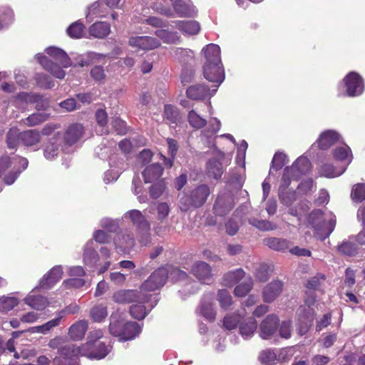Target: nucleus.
Masks as SVG:
<instances>
[{"label":"nucleus","mask_w":365,"mask_h":365,"mask_svg":"<svg viewBox=\"0 0 365 365\" xmlns=\"http://www.w3.org/2000/svg\"><path fill=\"white\" fill-rule=\"evenodd\" d=\"M264 243L269 248L279 252H285L290 247V242L283 238L269 237L264 240Z\"/></svg>","instance_id":"38"},{"label":"nucleus","mask_w":365,"mask_h":365,"mask_svg":"<svg viewBox=\"0 0 365 365\" xmlns=\"http://www.w3.org/2000/svg\"><path fill=\"white\" fill-rule=\"evenodd\" d=\"M203 51L206 59L203 66L204 77L206 79L213 80L214 78L210 76L211 69L219 71L218 65L222 63L220 48L217 44L210 43L203 49Z\"/></svg>","instance_id":"11"},{"label":"nucleus","mask_w":365,"mask_h":365,"mask_svg":"<svg viewBox=\"0 0 365 365\" xmlns=\"http://www.w3.org/2000/svg\"><path fill=\"white\" fill-rule=\"evenodd\" d=\"M88 328L87 320L81 319L73 323L68 331V336L71 341H78L82 340Z\"/></svg>","instance_id":"24"},{"label":"nucleus","mask_w":365,"mask_h":365,"mask_svg":"<svg viewBox=\"0 0 365 365\" xmlns=\"http://www.w3.org/2000/svg\"><path fill=\"white\" fill-rule=\"evenodd\" d=\"M114 245L118 252L129 253L135 245V240L129 233L120 234L114 239Z\"/></svg>","instance_id":"27"},{"label":"nucleus","mask_w":365,"mask_h":365,"mask_svg":"<svg viewBox=\"0 0 365 365\" xmlns=\"http://www.w3.org/2000/svg\"><path fill=\"white\" fill-rule=\"evenodd\" d=\"M175 11L180 17H194L197 9L190 1L175 0L173 2Z\"/></svg>","instance_id":"25"},{"label":"nucleus","mask_w":365,"mask_h":365,"mask_svg":"<svg viewBox=\"0 0 365 365\" xmlns=\"http://www.w3.org/2000/svg\"><path fill=\"white\" fill-rule=\"evenodd\" d=\"M61 143V135L58 133L48 139L43 150V154L46 159L52 160L58 155Z\"/></svg>","instance_id":"28"},{"label":"nucleus","mask_w":365,"mask_h":365,"mask_svg":"<svg viewBox=\"0 0 365 365\" xmlns=\"http://www.w3.org/2000/svg\"><path fill=\"white\" fill-rule=\"evenodd\" d=\"M155 35L167 43H174L179 40L177 32L169 31L165 29H159L155 31Z\"/></svg>","instance_id":"48"},{"label":"nucleus","mask_w":365,"mask_h":365,"mask_svg":"<svg viewBox=\"0 0 365 365\" xmlns=\"http://www.w3.org/2000/svg\"><path fill=\"white\" fill-rule=\"evenodd\" d=\"M128 43L132 48L142 51L155 49L160 46L158 39L148 36H131L129 38Z\"/></svg>","instance_id":"19"},{"label":"nucleus","mask_w":365,"mask_h":365,"mask_svg":"<svg viewBox=\"0 0 365 365\" xmlns=\"http://www.w3.org/2000/svg\"><path fill=\"white\" fill-rule=\"evenodd\" d=\"M215 92L210 90L204 85H195L189 87L186 91L187 96L192 100H202L205 98H210Z\"/></svg>","instance_id":"29"},{"label":"nucleus","mask_w":365,"mask_h":365,"mask_svg":"<svg viewBox=\"0 0 365 365\" xmlns=\"http://www.w3.org/2000/svg\"><path fill=\"white\" fill-rule=\"evenodd\" d=\"M279 324L277 315H268L259 325V336L263 339H269L276 331Z\"/></svg>","instance_id":"21"},{"label":"nucleus","mask_w":365,"mask_h":365,"mask_svg":"<svg viewBox=\"0 0 365 365\" xmlns=\"http://www.w3.org/2000/svg\"><path fill=\"white\" fill-rule=\"evenodd\" d=\"M288 162L287 156L283 153H276L272 158L269 174L280 170Z\"/></svg>","instance_id":"45"},{"label":"nucleus","mask_w":365,"mask_h":365,"mask_svg":"<svg viewBox=\"0 0 365 365\" xmlns=\"http://www.w3.org/2000/svg\"><path fill=\"white\" fill-rule=\"evenodd\" d=\"M163 172V168L158 163L147 166L143 172L145 182L150 183L158 180Z\"/></svg>","instance_id":"35"},{"label":"nucleus","mask_w":365,"mask_h":365,"mask_svg":"<svg viewBox=\"0 0 365 365\" xmlns=\"http://www.w3.org/2000/svg\"><path fill=\"white\" fill-rule=\"evenodd\" d=\"M110 333L121 341L133 340L141 332L140 326L135 322H125L118 313L110 316Z\"/></svg>","instance_id":"5"},{"label":"nucleus","mask_w":365,"mask_h":365,"mask_svg":"<svg viewBox=\"0 0 365 365\" xmlns=\"http://www.w3.org/2000/svg\"><path fill=\"white\" fill-rule=\"evenodd\" d=\"M19 304V300L14 297L4 296L0 298V312H6L13 309Z\"/></svg>","instance_id":"51"},{"label":"nucleus","mask_w":365,"mask_h":365,"mask_svg":"<svg viewBox=\"0 0 365 365\" xmlns=\"http://www.w3.org/2000/svg\"><path fill=\"white\" fill-rule=\"evenodd\" d=\"M173 23L175 27L179 29L185 36L196 35L200 30V26L196 21H177Z\"/></svg>","instance_id":"33"},{"label":"nucleus","mask_w":365,"mask_h":365,"mask_svg":"<svg viewBox=\"0 0 365 365\" xmlns=\"http://www.w3.org/2000/svg\"><path fill=\"white\" fill-rule=\"evenodd\" d=\"M123 219L130 220L132 224L136 227L140 235L138 240L142 245L146 246L150 243V223L140 210H129L123 215Z\"/></svg>","instance_id":"8"},{"label":"nucleus","mask_w":365,"mask_h":365,"mask_svg":"<svg viewBox=\"0 0 365 365\" xmlns=\"http://www.w3.org/2000/svg\"><path fill=\"white\" fill-rule=\"evenodd\" d=\"M338 251L346 256H354L357 253V246L353 242L343 241L338 246Z\"/></svg>","instance_id":"57"},{"label":"nucleus","mask_w":365,"mask_h":365,"mask_svg":"<svg viewBox=\"0 0 365 365\" xmlns=\"http://www.w3.org/2000/svg\"><path fill=\"white\" fill-rule=\"evenodd\" d=\"M346 171V166H340L339 168H335L331 164H323L319 168V173L322 176L327 178H336Z\"/></svg>","instance_id":"42"},{"label":"nucleus","mask_w":365,"mask_h":365,"mask_svg":"<svg viewBox=\"0 0 365 365\" xmlns=\"http://www.w3.org/2000/svg\"><path fill=\"white\" fill-rule=\"evenodd\" d=\"M234 205L233 194L231 192H221L214 204V212L216 215L224 216L230 212Z\"/></svg>","instance_id":"16"},{"label":"nucleus","mask_w":365,"mask_h":365,"mask_svg":"<svg viewBox=\"0 0 365 365\" xmlns=\"http://www.w3.org/2000/svg\"><path fill=\"white\" fill-rule=\"evenodd\" d=\"M62 318L60 315L57 317L46 322L41 326L32 327L29 329H24L25 332L39 333L42 334H48L51 329L60 325Z\"/></svg>","instance_id":"34"},{"label":"nucleus","mask_w":365,"mask_h":365,"mask_svg":"<svg viewBox=\"0 0 365 365\" xmlns=\"http://www.w3.org/2000/svg\"><path fill=\"white\" fill-rule=\"evenodd\" d=\"M340 140L341 135L338 132L334 130H327L319 135L317 143L321 150H327Z\"/></svg>","instance_id":"22"},{"label":"nucleus","mask_w":365,"mask_h":365,"mask_svg":"<svg viewBox=\"0 0 365 365\" xmlns=\"http://www.w3.org/2000/svg\"><path fill=\"white\" fill-rule=\"evenodd\" d=\"M305 294L304 304L300 306L297 312L299 322L297 331L300 335H304L308 331L316 315V312L312 307L316 302V297L313 291L307 290Z\"/></svg>","instance_id":"7"},{"label":"nucleus","mask_w":365,"mask_h":365,"mask_svg":"<svg viewBox=\"0 0 365 365\" xmlns=\"http://www.w3.org/2000/svg\"><path fill=\"white\" fill-rule=\"evenodd\" d=\"M110 8L105 4L104 1L98 0L94 2L89 8L86 16L88 21L91 22L95 18H103L108 12Z\"/></svg>","instance_id":"30"},{"label":"nucleus","mask_w":365,"mask_h":365,"mask_svg":"<svg viewBox=\"0 0 365 365\" xmlns=\"http://www.w3.org/2000/svg\"><path fill=\"white\" fill-rule=\"evenodd\" d=\"M87 345L77 346L73 344H65L64 346L60 350L59 355L63 360V362L66 365H71L76 362L78 365V359L80 356L90 357L100 356L96 354H91L86 351Z\"/></svg>","instance_id":"10"},{"label":"nucleus","mask_w":365,"mask_h":365,"mask_svg":"<svg viewBox=\"0 0 365 365\" xmlns=\"http://www.w3.org/2000/svg\"><path fill=\"white\" fill-rule=\"evenodd\" d=\"M272 272V268L266 264H260L255 270V277L262 282H266Z\"/></svg>","instance_id":"50"},{"label":"nucleus","mask_w":365,"mask_h":365,"mask_svg":"<svg viewBox=\"0 0 365 365\" xmlns=\"http://www.w3.org/2000/svg\"><path fill=\"white\" fill-rule=\"evenodd\" d=\"M35 80L36 84L43 89H50L55 86V83L52 78L46 73H36L35 76Z\"/></svg>","instance_id":"54"},{"label":"nucleus","mask_w":365,"mask_h":365,"mask_svg":"<svg viewBox=\"0 0 365 365\" xmlns=\"http://www.w3.org/2000/svg\"><path fill=\"white\" fill-rule=\"evenodd\" d=\"M40 141V133L36 130L24 131V146L34 145Z\"/></svg>","instance_id":"61"},{"label":"nucleus","mask_w":365,"mask_h":365,"mask_svg":"<svg viewBox=\"0 0 365 365\" xmlns=\"http://www.w3.org/2000/svg\"><path fill=\"white\" fill-rule=\"evenodd\" d=\"M283 284L279 280H273L266 285L262 291V297L265 302L270 303L276 299L282 291Z\"/></svg>","instance_id":"26"},{"label":"nucleus","mask_w":365,"mask_h":365,"mask_svg":"<svg viewBox=\"0 0 365 365\" xmlns=\"http://www.w3.org/2000/svg\"><path fill=\"white\" fill-rule=\"evenodd\" d=\"M351 199L356 202H360L365 200V184L358 183L354 185L351 193Z\"/></svg>","instance_id":"58"},{"label":"nucleus","mask_w":365,"mask_h":365,"mask_svg":"<svg viewBox=\"0 0 365 365\" xmlns=\"http://www.w3.org/2000/svg\"><path fill=\"white\" fill-rule=\"evenodd\" d=\"M243 315L239 313L227 314L223 319V326L226 329L232 330L240 324Z\"/></svg>","instance_id":"47"},{"label":"nucleus","mask_w":365,"mask_h":365,"mask_svg":"<svg viewBox=\"0 0 365 365\" xmlns=\"http://www.w3.org/2000/svg\"><path fill=\"white\" fill-rule=\"evenodd\" d=\"M63 273L61 265L54 266L40 279L38 288L42 289L52 288L61 279Z\"/></svg>","instance_id":"20"},{"label":"nucleus","mask_w":365,"mask_h":365,"mask_svg":"<svg viewBox=\"0 0 365 365\" xmlns=\"http://www.w3.org/2000/svg\"><path fill=\"white\" fill-rule=\"evenodd\" d=\"M346 96L356 97L360 96L364 90V83L361 76L356 72L349 73L344 78Z\"/></svg>","instance_id":"13"},{"label":"nucleus","mask_w":365,"mask_h":365,"mask_svg":"<svg viewBox=\"0 0 365 365\" xmlns=\"http://www.w3.org/2000/svg\"><path fill=\"white\" fill-rule=\"evenodd\" d=\"M45 52L55 61L58 62L61 66L53 62L46 56L40 53L36 55L38 62L46 71L50 73V74L56 78H64L66 72L63 70V68H68L72 64L71 60L67 53L63 50L55 46L46 48Z\"/></svg>","instance_id":"2"},{"label":"nucleus","mask_w":365,"mask_h":365,"mask_svg":"<svg viewBox=\"0 0 365 365\" xmlns=\"http://www.w3.org/2000/svg\"><path fill=\"white\" fill-rule=\"evenodd\" d=\"M216 151L217 158L210 159L207 163V173L210 177L218 180L224 172L223 164L227 166L230 163L231 158H226L225 153L218 149H216Z\"/></svg>","instance_id":"14"},{"label":"nucleus","mask_w":365,"mask_h":365,"mask_svg":"<svg viewBox=\"0 0 365 365\" xmlns=\"http://www.w3.org/2000/svg\"><path fill=\"white\" fill-rule=\"evenodd\" d=\"M88 31L94 38H103L110 34V26L107 22H96L89 27Z\"/></svg>","instance_id":"37"},{"label":"nucleus","mask_w":365,"mask_h":365,"mask_svg":"<svg viewBox=\"0 0 365 365\" xmlns=\"http://www.w3.org/2000/svg\"><path fill=\"white\" fill-rule=\"evenodd\" d=\"M14 21V14L12 9L6 6H0L1 30L8 27Z\"/></svg>","instance_id":"43"},{"label":"nucleus","mask_w":365,"mask_h":365,"mask_svg":"<svg viewBox=\"0 0 365 365\" xmlns=\"http://www.w3.org/2000/svg\"><path fill=\"white\" fill-rule=\"evenodd\" d=\"M21 132L16 128H11L7 134L6 143L9 148H15L21 139Z\"/></svg>","instance_id":"56"},{"label":"nucleus","mask_w":365,"mask_h":365,"mask_svg":"<svg viewBox=\"0 0 365 365\" xmlns=\"http://www.w3.org/2000/svg\"><path fill=\"white\" fill-rule=\"evenodd\" d=\"M187 118L190 125L196 129L203 128L207 123V120L194 110L189 112Z\"/></svg>","instance_id":"53"},{"label":"nucleus","mask_w":365,"mask_h":365,"mask_svg":"<svg viewBox=\"0 0 365 365\" xmlns=\"http://www.w3.org/2000/svg\"><path fill=\"white\" fill-rule=\"evenodd\" d=\"M259 358L262 364L265 365H272L277 359V354L272 349H266L261 352Z\"/></svg>","instance_id":"63"},{"label":"nucleus","mask_w":365,"mask_h":365,"mask_svg":"<svg viewBox=\"0 0 365 365\" xmlns=\"http://www.w3.org/2000/svg\"><path fill=\"white\" fill-rule=\"evenodd\" d=\"M198 316L204 317L206 320L212 322L216 317V310L214 307V296L212 293L205 294L196 310Z\"/></svg>","instance_id":"18"},{"label":"nucleus","mask_w":365,"mask_h":365,"mask_svg":"<svg viewBox=\"0 0 365 365\" xmlns=\"http://www.w3.org/2000/svg\"><path fill=\"white\" fill-rule=\"evenodd\" d=\"M252 287L253 282L252 279L250 278L246 282L238 284L234 289V294L239 297H245L252 289Z\"/></svg>","instance_id":"60"},{"label":"nucleus","mask_w":365,"mask_h":365,"mask_svg":"<svg viewBox=\"0 0 365 365\" xmlns=\"http://www.w3.org/2000/svg\"><path fill=\"white\" fill-rule=\"evenodd\" d=\"M164 120L170 125H178L181 120V115L178 109L172 105H165L164 107Z\"/></svg>","instance_id":"40"},{"label":"nucleus","mask_w":365,"mask_h":365,"mask_svg":"<svg viewBox=\"0 0 365 365\" xmlns=\"http://www.w3.org/2000/svg\"><path fill=\"white\" fill-rule=\"evenodd\" d=\"M308 222L314 230L315 237L324 240L334 231L336 226V217L331 212L314 210L309 214Z\"/></svg>","instance_id":"4"},{"label":"nucleus","mask_w":365,"mask_h":365,"mask_svg":"<svg viewBox=\"0 0 365 365\" xmlns=\"http://www.w3.org/2000/svg\"><path fill=\"white\" fill-rule=\"evenodd\" d=\"M108 316L107 306L103 304L94 305L90 311V317L95 322H103Z\"/></svg>","instance_id":"41"},{"label":"nucleus","mask_w":365,"mask_h":365,"mask_svg":"<svg viewBox=\"0 0 365 365\" xmlns=\"http://www.w3.org/2000/svg\"><path fill=\"white\" fill-rule=\"evenodd\" d=\"M168 277L173 280L180 281L186 279L187 274L177 267H170V269L165 267L159 268L141 284L139 289L140 294H147L146 292H153L160 289L165 284Z\"/></svg>","instance_id":"3"},{"label":"nucleus","mask_w":365,"mask_h":365,"mask_svg":"<svg viewBox=\"0 0 365 365\" xmlns=\"http://www.w3.org/2000/svg\"><path fill=\"white\" fill-rule=\"evenodd\" d=\"M248 222L252 226L262 231L273 230L276 227V226L272 225L269 221L260 220L255 217L250 218Z\"/></svg>","instance_id":"62"},{"label":"nucleus","mask_w":365,"mask_h":365,"mask_svg":"<svg viewBox=\"0 0 365 365\" xmlns=\"http://www.w3.org/2000/svg\"><path fill=\"white\" fill-rule=\"evenodd\" d=\"M165 190V183L164 180H160L156 183L152 185L150 187V195L154 198L160 197Z\"/></svg>","instance_id":"64"},{"label":"nucleus","mask_w":365,"mask_h":365,"mask_svg":"<svg viewBox=\"0 0 365 365\" xmlns=\"http://www.w3.org/2000/svg\"><path fill=\"white\" fill-rule=\"evenodd\" d=\"M311 163L307 157L301 155L289 167H286L282 178L279 190V197L281 202L290 206L295 200V191L288 189L292 180H297L302 175L306 174L310 169Z\"/></svg>","instance_id":"1"},{"label":"nucleus","mask_w":365,"mask_h":365,"mask_svg":"<svg viewBox=\"0 0 365 365\" xmlns=\"http://www.w3.org/2000/svg\"><path fill=\"white\" fill-rule=\"evenodd\" d=\"M217 301L222 309L227 310L232 304V298L226 289H220L217 292Z\"/></svg>","instance_id":"49"},{"label":"nucleus","mask_w":365,"mask_h":365,"mask_svg":"<svg viewBox=\"0 0 365 365\" xmlns=\"http://www.w3.org/2000/svg\"><path fill=\"white\" fill-rule=\"evenodd\" d=\"M333 155L336 160L341 163V166H346V169L351 163L353 158L351 150L346 144L336 147L333 150Z\"/></svg>","instance_id":"32"},{"label":"nucleus","mask_w":365,"mask_h":365,"mask_svg":"<svg viewBox=\"0 0 365 365\" xmlns=\"http://www.w3.org/2000/svg\"><path fill=\"white\" fill-rule=\"evenodd\" d=\"M106 55L96 52H88L86 58H82L78 62V66L83 67L93 63H100L106 58Z\"/></svg>","instance_id":"46"},{"label":"nucleus","mask_w":365,"mask_h":365,"mask_svg":"<svg viewBox=\"0 0 365 365\" xmlns=\"http://www.w3.org/2000/svg\"><path fill=\"white\" fill-rule=\"evenodd\" d=\"M245 275V272L242 269L230 271L223 277L224 284L225 286H232L241 280Z\"/></svg>","instance_id":"44"},{"label":"nucleus","mask_w":365,"mask_h":365,"mask_svg":"<svg viewBox=\"0 0 365 365\" xmlns=\"http://www.w3.org/2000/svg\"><path fill=\"white\" fill-rule=\"evenodd\" d=\"M99 255L94 248L93 241H88L83 250V262L88 266H95L99 261Z\"/></svg>","instance_id":"36"},{"label":"nucleus","mask_w":365,"mask_h":365,"mask_svg":"<svg viewBox=\"0 0 365 365\" xmlns=\"http://www.w3.org/2000/svg\"><path fill=\"white\" fill-rule=\"evenodd\" d=\"M148 297V302H135L130 307L131 316L138 320L144 319L146 315L156 306L158 302V297L156 294H150Z\"/></svg>","instance_id":"15"},{"label":"nucleus","mask_w":365,"mask_h":365,"mask_svg":"<svg viewBox=\"0 0 365 365\" xmlns=\"http://www.w3.org/2000/svg\"><path fill=\"white\" fill-rule=\"evenodd\" d=\"M220 121L217 118H212L208 127L202 131V135L206 138H211L220 130Z\"/></svg>","instance_id":"55"},{"label":"nucleus","mask_w":365,"mask_h":365,"mask_svg":"<svg viewBox=\"0 0 365 365\" xmlns=\"http://www.w3.org/2000/svg\"><path fill=\"white\" fill-rule=\"evenodd\" d=\"M24 304L35 310L42 311L49 305L50 302L47 297L42 295H36L31 292L24 298Z\"/></svg>","instance_id":"31"},{"label":"nucleus","mask_w":365,"mask_h":365,"mask_svg":"<svg viewBox=\"0 0 365 365\" xmlns=\"http://www.w3.org/2000/svg\"><path fill=\"white\" fill-rule=\"evenodd\" d=\"M210 194L207 185H200L192 189L185 190L180 195V208L182 212L202 207Z\"/></svg>","instance_id":"6"},{"label":"nucleus","mask_w":365,"mask_h":365,"mask_svg":"<svg viewBox=\"0 0 365 365\" xmlns=\"http://www.w3.org/2000/svg\"><path fill=\"white\" fill-rule=\"evenodd\" d=\"M150 294H141L139 290L119 289L113 294L112 299L117 304H130L135 302H148Z\"/></svg>","instance_id":"12"},{"label":"nucleus","mask_w":365,"mask_h":365,"mask_svg":"<svg viewBox=\"0 0 365 365\" xmlns=\"http://www.w3.org/2000/svg\"><path fill=\"white\" fill-rule=\"evenodd\" d=\"M83 133L84 130L81 124L70 125L63 135L65 145L68 146L74 145L82 138Z\"/></svg>","instance_id":"23"},{"label":"nucleus","mask_w":365,"mask_h":365,"mask_svg":"<svg viewBox=\"0 0 365 365\" xmlns=\"http://www.w3.org/2000/svg\"><path fill=\"white\" fill-rule=\"evenodd\" d=\"M103 336L101 329H94L88 333L87 341L83 345H87L86 351L91 354H96L100 356L90 357L92 359H102L105 358L110 351V346L106 345V343L101 341L100 339Z\"/></svg>","instance_id":"9"},{"label":"nucleus","mask_w":365,"mask_h":365,"mask_svg":"<svg viewBox=\"0 0 365 365\" xmlns=\"http://www.w3.org/2000/svg\"><path fill=\"white\" fill-rule=\"evenodd\" d=\"M190 272L202 284H210L213 281L212 267L205 262H195L191 267Z\"/></svg>","instance_id":"17"},{"label":"nucleus","mask_w":365,"mask_h":365,"mask_svg":"<svg viewBox=\"0 0 365 365\" xmlns=\"http://www.w3.org/2000/svg\"><path fill=\"white\" fill-rule=\"evenodd\" d=\"M219 71H215V69H211L210 76L211 78H214L213 80L207 79V81L216 83L213 88V91L216 92L219 86L225 80V72L222 64L220 63L218 65Z\"/></svg>","instance_id":"52"},{"label":"nucleus","mask_w":365,"mask_h":365,"mask_svg":"<svg viewBox=\"0 0 365 365\" xmlns=\"http://www.w3.org/2000/svg\"><path fill=\"white\" fill-rule=\"evenodd\" d=\"M257 327V321L254 318H250L240 324V334L244 339H249L253 336Z\"/></svg>","instance_id":"39"},{"label":"nucleus","mask_w":365,"mask_h":365,"mask_svg":"<svg viewBox=\"0 0 365 365\" xmlns=\"http://www.w3.org/2000/svg\"><path fill=\"white\" fill-rule=\"evenodd\" d=\"M90 75L93 80L99 83H103L106 78V73L102 66L96 65L90 71Z\"/></svg>","instance_id":"59"}]
</instances>
